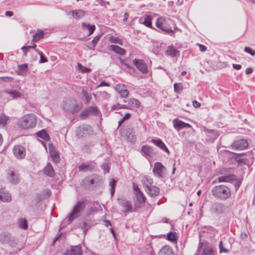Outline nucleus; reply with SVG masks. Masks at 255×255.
Here are the masks:
<instances>
[{
  "label": "nucleus",
  "mask_w": 255,
  "mask_h": 255,
  "mask_svg": "<svg viewBox=\"0 0 255 255\" xmlns=\"http://www.w3.org/2000/svg\"><path fill=\"white\" fill-rule=\"evenodd\" d=\"M170 22L171 20L169 18L160 17L156 20V26L159 29V31L172 36L175 33V30L177 28H176L173 30L170 26Z\"/></svg>",
  "instance_id": "obj_1"
},
{
  "label": "nucleus",
  "mask_w": 255,
  "mask_h": 255,
  "mask_svg": "<svg viewBox=\"0 0 255 255\" xmlns=\"http://www.w3.org/2000/svg\"><path fill=\"white\" fill-rule=\"evenodd\" d=\"M211 192L213 196L221 200H225L231 195L230 189L224 185L214 187Z\"/></svg>",
  "instance_id": "obj_2"
},
{
  "label": "nucleus",
  "mask_w": 255,
  "mask_h": 255,
  "mask_svg": "<svg viewBox=\"0 0 255 255\" xmlns=\"http://www.w3.org/2000/svg\"><path fill=\"white\" fill-rule=\"evenodd\" d=\"M36 124V117L34 114H27L19 119L17 123L18 126L23 129L34 128Z\"/></svg>",
  "instance_id": "obj_3"
},
{
  "label": "nucleus",
  "mask_w": 255,
  "mask_h": 255,
  "mask_svg": "<svg viewBox=\"0 0 255 255\" xmlns=\"http://www.w3.org/2000/svg\"><path fill=\"white\" fill-rule=\"evenodd\" d=\"M86 208V204L84 201H79L73 207L71 212L69 214L68 218L70 224L75 218L79 217L83 212Z\"/></svg>",
  "instance_id": "obj_4"
},
{
  "label": "nucleus",
  "mask_w": 255,
  "mask_h": 255,
  "mask_svg": "<svg viewBox=\"0 0 255 255\" xmlns=\"http://www.w3.org/2000/svg\"><path fill=\"white\" fill-rule=\"evenodd\" d=\"M92 127L88 125H82L76 129V135L79 138H86L92 134Z\"/></svg>",
  "instance_id": "obj_5"
},
{
  "label": "nucleus",
  "mask_w": 255,
  "mask_h": 255,
  "mask_svg": "<svg viewBox=\"0 0 255 255\" xmlns=\"http://www.w3.org/2000/svg\"><path fill=\"white\" fill-rule=\"evenodd\" d=\"M62 108L65 112L72 114L77 113L79 110L78 106L76 105L75 102L71 100H66L64 101Z\"/></svg>",
  "instance_id": "obj_6"
},
{
  "label": "nucleus",
  "mask_w": 255,
  "mask_h": 255,
  "mask_svg": "<svg viewBox=\"0 0 255 255\" xmlns=\"http://www.w3.org/2000/svg\"><path fill=\"white\" fill-rule=\"evenodd\" d=\"M225 210L226 208L223 203L214 202L211 205L210 211L213 214L219 215L224 213Z\"/></svg>",
  "instance_id": "obj_7"
},
{
  "label": "nucleus",
  "mask_w": 255,
  "mask_h": 255,
  "mask_svg": "<svg viewBox=\"0 0 255 255\" xmlns=\"http://www.w3.org/2000/svg\"><path fill=\"white\" fill-rule=\"evenodd\" d=\"M100 114V111L96 107L91 106L84 110L80 114V118L85 119L91 116H98Z\"/></svg>",
  "instance_id": "obj_8"
},
{
  "label": "nucleus",
  "mask_w": 255,
  "mask_h": 255,
  "mask_svg": "<svg viewBox=\"0 0 255 255\" xmlns=\"http://www.w3.org/2000/svg\"><path fill=\"white\" fill-rule=\"evenodd\" d=\"M249 143L245 139H241L235 141L232 144V147L237 150H243L248 147Z\"/></svg>",
  "instance_id": "obj_9"
},
{
  "label": "nucleus",
  "mask_w": 255,
  "mask_h": 255,
  "mask_svg": "<svg viewBox=\"0 0 255 255\" xmlns=\"http://www.w3.org/2000/svg\"><path fill=\"white\" fill-rule=\"evenodd\" d=\"M145 190L147 194L151 197L154 198L159 194L160 189L156 186H149L146 184L145 187Z\"/></svg>",
  "instance_id": "obj_10"
},
{
  "label": "nucleus",
  "mask_w": 255,
  "mask_h": 255,
  "mask_svg": "<svg viewBox=\"0 0 255 255\" xmlns=\"http://www.w3.org/2000/svg\"><path fill=\"white\" fill-rule=\"evenodd\" d=\"M165 170V167L160 163L156 162L154 164L153 172L154 175L158 177H163V171Z\"/></svg>",
  "instance_id": "obj_11"
},
{
  "label": "nucleus",
  "mask_w": 255,
  "mask_h": 255,
  "mask_svg": "<svg viewBox=\"0 0 255 255\" xmlns=\"http://www.w3.org/2000/svg\"><path fill=\"white\" fill-rule=\"evenodd\" d=\"M13 152L14 156L18 159L23 158L25 155L24 147L20 145H16L14 147Z\"/></svg>",
  "instance_id": "obj_12"
},
{
  "label": "nucleus",
  "mask_w": 255,
  "mask_h": 255,
  "mask_svg": "<svg viewBox=\"0 0 255 255\" xmlns=\"http://www.w3.org/2000/svg\"><path fill=\"white\" fill-rule=\"evenodd\" d=\"M133 63L142 73L145 74L147 72V65L142 60L135 59L133 60Z\"/></svg>",
  "instance_id": "obj_13"
},
{
  "label": "nucleus",
  "mask_w": 255,
  "mask_h": 255,
  "mask_svg": "<svg viewBox=\"0 0 255 255\" xmlns=\"http://www.w3.org/2000/svg\"><path fill=\"white\" fill-rule=\"evenodd\" d=\"M7 179L9 182L16 184L19 182V174L14 171H9L7 174Z\"/></svg>",
  "instance_id": "obj_14"
},
{
  "label": "nucleus",
  "mask_w": 255,
  "mask_h": 255,
  "mask_svg": "<svg viewBox=\"0 0 255 255\" xmlns=\"http://www.w3.org/2000/svg\"><path fill=\"white\" fill-rule=\"evenodd\" d=\"M82 250L80 246H76L67 250L64 255H82Z\"/></svg>",
  "instance_id": "obj_15"
},
{
  "label": "nucleus",
  "mask_w": 255,
  "mask_h": 255,
  "mask_svg": "<svg viewBox=\"0 0 255 255\" xmlns=\"http://www.w3.org/2000/svg\"><path fill=\"white\" fill-rule=\"evenodd\" d=\"M125 134L128 141L132 143L135 141L136 136L135 135L134 129L132 128H126L125 129Z\"/></svg>",
  "instance_id": "obj_16"
},
{
  "label": "nucleus",
  "mask_w": 255,
  "mask_h": 255,
  "mask_svg": "<svg viewBox=\"0 0 255 255\" xmlns=\"http://www.w3.org/2000/svg\"><path fill=\"white\" fill-rule=\"evenodd\" d=\"M173 126L174 128L178 130L184 128H189L191 127L190 124L185 123L178 119H175L173 121Z\"/></svg>",
  "instance_id": "obj_17"
},
{
  "label": "nucleus",
  "mask_w": 255,
  "mask_h": 255,
  "mask_svg": "<svg viewBox=\"0 0 255 255\" xmlns=\"http://www.w3.org/2000/svg\"><path fill=\"white\" fill-rule=\"evenodd\" d=\"M151 141L168 155L170 154V151L168 148L160 139H152Z\"/></svg>",
  "instance_id": "obj_18"
},
{
  "label": "nucleus",
  "mask_w": 255,
  "mask_h": 255,
  "mask_svg": "<svg viewBox=\"0 0 255 255\" xmlns=\"http://www.w3.org/2000/svg\"><path fill=\"white\" fill-rule=\"evenodd\" d=\"M119 204L125 209V212H132V207L130 202L123 198L118 199Z\"/></svg>",
  "instance_id": "obj_19"
},
{
  "label": "nucleus",
  "mask_w": 255,
  "mask_h": 255,
  "mask_svg": "<svg viewBox=\"0 0 255 255\" xmlns=\"http://www.w3.org/2000/svg\"><path fill=\"white\" fill-rule=\"evenodd\" d=\"M165 54L167 56L171 57H178L180 55V51L177 50L173 46H168L167 50L165 51Z\"/></svg>",
  "instance_id": "obj_20"
},
{
  "label": "nucleus",
  "mask_w": 255,
  "mask_h": 255,
  "mask_svg": "<svg viewBox=\"0 0 255 255\" xmlns=\"http://www.w3.org/2000/svg\"><path fill=\"white\" fill-rule=\"evenodd\" d=\"M95 167V163L86 164L82 163L78 167L79 171L81 172L93 171Z\"/></svg>",
  "instance_id": "obj_21"
},
{
  "label": "nucleus",
  "mask_w": 255,
  "mask_h": 255,
  "mask_svg": "<svg viewBox=\"0 0 255 255\" xmlns=\"http://www.w3.org/2000/svg\"><path fill=\"white\" fill-rule=\"evenodd\" d=\"M116 90L120 94L122 98L127 97L129 93L128 91L125 89V85L124 84H117L116 86Z\"/></svg>",
  "instance_id": "obj_22"
},
{
  "label": "nucleus",
  "mask_w": 255,
  "mask_h": 255,
  "mask_svg": "<svg viewBox=\"0 0 255 255\" xmlns=\"http://www.w3.org/2000/svg\"><path fill=\"white\" fill-rule=\"evenodd\" d=\"M43 173L47 176L53 177L55 176L54 170L50 162H48L43 169Z\"/></svg>",
  "instance_id": "obj_23"
},
{
  "label": "nucleus",
  "mask_w": 255,
  "mask_h": 255,
  "mask_svg": "<svg viewBox=\"0 0 255 255\" xmlns=\"http://www.w3.org/2000/svg\"><path fill=\"white\" fill-rule=\"evenodd\" d=\"M158 255H174V254L172 248L168 245H166L160 249Z\"/></svg>",
  "instance_id": "obj_24"
},
{
  "label": "nucleus",
  "mask_w": 255,
  "mask_h": 255,
  "mask_svg": "<svg viewBox=\"0 0 255 255\" xmlns=\"http://www.w3.org/2000/svg\"><path fill=\"white\" fill-rule=\"evenodd\" d=\"M109 49L113 51L116 53L123 56L126 54V51L123 48L116 45H111L109 46Z\"/></svg>",
  "instance_id": "obj_25"
},
{
  "label": "nucleus",
  "mask_w": 255,
  "mask_h": 255,
  "mask_svg": "<svg viewBox=\"0 0 255 255\" xmlns=\"http://www.w3.org/2000/svg\"><path fill=\"white\" fill-rule=\"evenodd\" d=\"M236 176L234 174H230L228 175L220 176L218 178V181L219 182H232L234 181L235 180Z\"/></svg>",
  "instance_id": "obj_26"
},
{
  "label": "nucleus",
  "mask_w": 255,
  "mask_h": 255,
  "mask_svg": "<svg viewBox=\"0 0 255 255\" xmlns=\"http://www.w3.org/2000/svg\"><path fill=\"white\" fill-rule=\"evenodd\" d=\"M49 150L52 161L55 163H58L60 161L59 153L54 148H50Z\"/></svg>",
  "instance_id": "obj_27"
},
{
  "label": "nucleus",
  "mask_w": 255,
  "mask_h": 255,
  "mask_svg": "<svg viewBox=\"0 0 255 255\" xmlns=\"http://www.w3.org/2000/svg\"><path fill=\"white\" fill-rule=\"evenodd\" d=\"M83 183L86 188H89L95 184V179L92 177H88L83 180Z\"/></svg>",
  "instance_id": "obj_28"
},
{
  "label": "nucleus",
  "mask_w": 255,
  "mask_h": 255,
  "mask_svg": "<svg viewBox=\"0 0 255 255\" xmlns=\"http://www.w3.org/2000/svg\"><path fill=\"white\" fill-rule=\"evenodd\" d=\"M10 200V194L4 191H0V201L3 202H8Z\"/></svg>",
  "instance_id": "obj_29"
},
{
  "label": "nucleus",
  "mask_w": 255,
  "mask_h": 255,
  "mask_svg": "<svg viewBox=\"0 0 255 255\" xmlns=\"http://www.w3.org/2000/svg\"><path fill=\"white\" fill-rule=\"evenodd\" d=\"M11 239L10 234L3 233L0 235V242L2 244H7L10 242Z\"/></svg>",
  "instance_id": "obj_30"
},
{
  "label": "nucleus",
  "mask_w": 255,
  "mask_h": 255,
  "mask_svg": "<svg viewBox=\"0 0 255 255\" xmlns=\"http://www.w3.org/2000/svg\"><path fill=\"white\" fill-rule=\"evenodd\" d=\"M72 13V16L76 19H80L84 17L85 14V12L82 10H74L71 11Z\"/></svg>",
  "instance_id": "obj_31"
},
{
  "label": "nucleus",
  "mask_w": 255,
  "mask_h": 255,
  "mask_svg": "<svg viewBox=\"0 0 255 255\" xmlns=\"http://www.w3.org/2000/svg\"><path fill=\"white\" fill-rule=\"evenodd\" d=\"M36 135L38 137L42 138L45 141H48L50 140V137L48 134L47 133L45 129H42L36 133Z\"/></svg>",
  "instance_id": "obj_32"
},
{
  "label": "nucleus",
  "mask_w": 255,
  "mask_h": 255,
  "mask_svg": "<svg viewBox=\"0 0 255 255\" xmlns=\"http://www.w3.org/2000/svg\"><path fill=\"white\" fill-rule=\"evenodd\" d=\"M82 26L84 30L88 29L89 30V33L88 36L91 35L93 33L96 28L95 25H90L89 24H86L85 23H83L82 24Z\"/></svg>",
  "instance_id": "obj_33"
},
{
  "label": "nucleus",
  "mask_w": 255,
  "mask_h": 255,
  "mask_svg": "<svg viewBox=\"0 0 255 255\" xmlns=\"http://www.w3.org/2000/svg\"><path fill=\"white\" fill-rule=\"evenodd\" d=\"M136 197L139 204H143L145 202L146 197L140 191L136 193Z\"/></svg>",
  "instance_id": "obj_34"
},
{
  "label": "nucleus",
  "mask_w": 255,
  "mask_h": 255,
  "mask_svg": "<svg viewBox=\"0 0 255 255\" xmlns=\"http://www.w3.org/2000/svg\"><path fill=\"white\" fill-rule=\"evenodd\" d=\"M9 118L4 114L0 115V127H4L7 124Z\"/></svg>",
  "instance_id": "obj_35"
},
{
  "label": "nucleus",
  "mask_w": 255,
  "mask_h": 255,
  "mask_svg": "<svg viewBox=\"0 0 255 255\" xmlns=\"http://www.w3.org/2000/svg\"><path fill=\"white\" fill-rule=\"evenodd\" d=\"M44 36V32L42 30H38L37 32L34 34L33 36L32 41L37 42L42 39Z\"/></svg>",
  "instance_id": "obj_36"
},
{
  "label": "nucleus",
  "mask_w": 255,
  "mask_h": 255,
  "mask_svg": "<svg viewBox=\"0 0 255 255\" xmlns=\"http://www.w3.org/2000/svg\"><path fill=\"white\" fill-rule=\"evenodd\" d=\"M152 16L149 15L145 16L144 19V21L142 22V23L148 27H152Z\"/></svg>",
  "instance_id": "obj_37"
},
{
  "label": "nucleus",
  "mask_w": 255,
  "mask_h": 255,
  "mask_svg": "<svg viewBox=\"0 0 255 255\" xmlns=\"http://www.w3.org/2000/svg\"><path fill=\"white\" fill-rule=\"evenodd\" d=\"M141 151L146 155L150 156L152 153L153 149L150 146L144 145L142 146Z\"/></svg>",
  "instance_id": "obj_38"
},
{
  "label": "nucleus",
  "mask_w": 255,
  "mask_h": 255,
  "mask_svg": "<svg viewBox=\"0 0 255 255\" xmlns=\"http://www.w3.org/2000/svg\"><path fill=\"white\" fill-rule=\"evenodd\" d=\"M128 106L138 108L140 106V102L136 99L131 98L128 101Z\"/></svg>",
  "instance_id": "obj_39"
},
{
  "label": "nucleus",
  "mask_w": 255,
  "mask_h": 255,
  "mask_svg": "<svg viewBox=\"0 0 255 255\" xmlns=\"http://www.w3.org/2000/svg\"><path fill=\"white\" fill-rule=\"evenodd\" d=\"M167 239L171 242H176L177 240L176 233L175 232H170L167 234Z\"/></svg>",
  "instance_id": "obj_40"
},
{
  "label": "nucleus",
  "mask_w": 255,
  "mask_h": 255,
  "mask_svg": "<svg viewBox=\"0 0 255 255\" xmlns=\"http://www.w3.org/2000/svg\"><path fill=\"white\" fill-rule=\"evenodd\" d=\"M100 36H96L94 39L91 41L90 43V45H89V48L90 49H94L95 47L96 46L97 43L99 41L100 39Z\"/></svg>",
  "instance_id": "obj_41"
},
{
  "label": "nucleus",
  "mask_w": 255,
  "mask_h": 255,
  "mask_svg": "<svg viewBox=\"0 0 255 255\" xmlns=\"http://www.w3.org/2000/svg\"><path fill=\"white\" fill-rule=\"evenodd\" d=\"M109 40L112 43H117L120 45H123V41L118 37L111 36L109 38Z\"/></svg>",
  "instance_id": "obj_42"
},
{
  "label": "nucleus",
  "mask_w": 255,
  "mask_h": 255,
  "mask_svg": "<svg viewBox=\"0 0 255 255\" xmlns=\"http://www.w3.org/2000/svg\"><path fill=\"white\" fill-rule=\"evenodd\" d=\"M18 224L19 227L23 230H25L27 228V221L25 219H20L18 222Z\"/></svg>",
  "instance_id": "obj_43"
},
{
  "label": "nucleus",
  "mask_w": 255,
  "mask_h": 255,
  "mask_svg": "<svg viewBox=\"0 0 255 255\" xmlns=\"http://www.w3.org/2000/svg\"><path fill=\"white\" fill-rule=\"evenodd\" d=\"M6 92L10 95L11 97L13 98H17L18 97H20L21 96V94L18 92L15 91V90H11V91H8L7 90Z\"/></svg>",
  "instance_id": "obj_44"
},
{
  "label": "nucleus",
  "mask_w": 255,
  "mask_h": 255,
  "mask_svg": "<svg viewBox=\"0 0 255 255\" xmlns=\"http://www.w3.org/2000/svg\"><path fill=\"white\" fill-rule=\"evenodd\" d=\"M183 89V87L181 83H175L174 84V90L176 93H180Z\"/></svg>",
  "instance_id": "obj_45"
},
{
  "label": "nucleus",
  "mask_w": 255,
  "mask_h": 255,
  "mask_svg": "<svg viewBox=\"0 0 255 255\" xmlns=\"http://www.w3.org/2000/svg\"><path fill=\"white\" fill-rule=\"evenodd\" d=\"M142 183L144 185V187L146 184H148V185L151 186L153 183L152 179L149 177H145L142 180Z\"/></svg>",
  "instance_id": "obj_46"
},
{
  "label": "nucleus",
  "mask_w": 255,
  "mask_h": 255,
  "mask_svg": "<svg viewBox=\"0 0 255 255\" xmlns=\"http://www.w3.org/2000/svg\"><path fill=\"white\" fill-rule=\"evenodd\" d=\"M202 255H215L214 250L209 248H206L203 250Z\"/></svg>",
  "instance_id": "obj_47"
},
{
  "label": "nucleus",
  "mask_w": 255,
  "mask_h": 255,
  "mask_svg": "<svg viewBox=\"0 0 255 255\" xmlns=\"http://www.w3.org/2000/svg\"><path fill=\"white\" fill-rule=\"evenodd\" d=\"M235 159L238 163L246 164V162L247 161L246 158H241L240 154H235Z\"/></svg>",
  "instance_id": "obj_48"
},
{
  "label": "nucleus",
  "mask_w": 255,
  "mask_h": 255,
  "mask_svg": "<svg viewBox=\"0 0 255 255\" xmlns=\"http://www.w3.org/2000/svg\"><path fill=\"white\" fill-rule=\"evenodd\" d=\"M117 181L114 179H112L111 181L110 182V186H111V194L112 196H113L115 193V188L116 185Z\"/></svg>",
  "instance_id": "obj_49"
},
{
  "label": "nucleus",
  "mask_w": 255,
  "mask_h": 255,
  "mask_svg": "<svg viewBox=\"0 0 255 255\" xmlns=\"http://www.w3.org/2000/svg\"><path fill=\"white\" fill-rule=\"evenodd\" d=\"M82 94L86 99V103H89V102L90 101L91 99V96H90L88 92H87V91H86L84 89L82 90Z\"/></svg>",
  "instance_id": "obj_50"
},
{
  "label": "nucleus",
  "mask_w": 255,
  "mask_h": 255,
  "mask_svg": "<svg viewBox=\"0 0 255 255\" xmlns=\"http://www.w3.org/2000/svg\"><path fill=\"white\" fill-rule=\"evenodd\" d=\"M244 51L251 56H254L255 55V50L250 47H246L244 49Z\"/></svg>",
  "instance_id": "obj_51"
},
{
  "label": "nucleus",
  "mask_w": 255,
  "mask_h": 255,
  "mask_svg": "<svg viewBox=\"0 0 255 255\" xmlns=\"http://www.w3.org/2000/svg\"><path fill=\"white\" fill-rule=\"evenodd\" d=\"M219 249L220 253H229L230 251L228 249L225 248L223 246V242L221 241L219 243Z\"/></svg>",
  "instance_id": "obj_52"
},
{
  "label": "nucleus",
  "mask_w": 255,
  "mask_h": 255,
  "mask_svg": "<svg viewBox=\"0 0 255 255\" xmlns=\"http://www.w3.org/2000/svg\"><path fill=\"white\" fill-rule=\"evenodd\" d=\"M79 69L83 72V73H88L91 71V69L90 68H88L86 67H84L82 66L80 64H78Z\"/></svg>",
  "instance_id": "obj_53"
},
{
  "label": "nucleus",
  "mask_w": 255,
  "mask_h": 255,
  "mask_svg": "<svg viewBox=\"0 0 255 255\" xmlns=\"http://www.w3.org/2000/svg\"><path fill=\"white\" fill-rule=\"evenodd\" d=\"M101 168L105 171V172L109 173L110 171V167L107 163H104L101 165Z\"/></svg>",
  "instance_id": "obj_54"
},
{
  "label": "nucleus",
  "mask_w": 255,
  "mask_h": 255,
  "mask_svg": "<svg viewBox=\"0 0 255 255\" xmlns=\"http://www.w3.org/2000/svg\"><path fill=\"white\" fill-rule=\"evenodd\" d=\"M27 66H28L27 64H23L18 65V69L19 70L23 72L27 70Z\"/></svg>",
  "instance_id": "obj_55"
},
{
  "label": "nucleus",
  "mask_w": 255,
  "mask_h": 255,
  "mask_svg": "<svg viewBox=\"0 0 255 255\" xmlns=\"http://www.w3.org/2000/svg\"><path fill=\"white\" fill-rule=\"evenodd\" d=\"M40 60L39 61V63L41 64V63L47 62L48 61L47 59L44 56L43 54H42V55H41V56H40Z\"/></svg>",
  "instance_id": "obj_56"
},
{
  "label": "nucleus",
  "mask_w": 255,
  "mask_h": 255,
  "mask_svg": "<svg viewBox=\"0 0 255 255\" xmlns=\"http://www.w3.org/2000/svg\"><path fill=\"white\" fill-rule=\"evenodd\" d=\"M203 128H204V131L205 132H206V133H213V134L215 133V130L208 129V128H207L205 127H204Z\"/></svg>",
  "instance_id": "obj_57"
},
{
  "label": "nucleus",
  "mask_w": 255,
  "mask_h": 255,
  "mask_svg": "<svg viewBox=\"0 0 255 255\" xmlns=\"http://www.w3.org/2000/svg\"><path fill=\"white\" fill-rule=\"evenodd\" d=\"M234 181H235L234 185L235 186L236 189V190H238L240 186L241 181L240 180H237L236 179Z\"/></svg>",
  "instance_id": "obj_58"
},
{
  "label": "nucleus",
  "mask_w": 255,
  "mask_h": 255,
  "mask_svg": "<svg viewBox=\"0 0 255 255\" xmlns=\"http://www.w3.org/2000/svg\"><path fill=\"white\" fill-rule=\"evenodd\" d=\"M198 45L201 51L204 52L206 50L207 47L205 45L201 44H198Z\"/></svg>",
  "instance_id": "obj_59"
},
{
  "label": "nucleus",
  "mask_w": 255,
  "mask_h": 255,
  "mask_svg": "<svg viewBox=\"0 0 255 255\" xmlns=\"http://www.w3.org/2000/svg\"><path fill=\"white\" fill-rule=\"evenodd\" d=\"M102 86H110V84L108 83H107L105 81H102L98 86L97 87H100Z\"/></svg>",
  "instance_id": "obj_60"
},
{
  "label": "nucleus",
  "mask_w": 255,
  "mask_h": 255,
  "mask_svg": "<svg viewBox=\"0 0 255 255\" xmlns=\"http://www.w3.org/2000/svg\"><path fill=\"white\" fill-rule=\"evenodd\" d=\"M193 105L195 108H199L200 107L201 104L199 102L194 100L193 101Z\"/></svg>",
  "instance_id": "obj_61"
},
{
  "label": "nucleus",
  "mask_w": 255,
  "mask_h": 255,
  "mask_svg": "<svg viewBox=\"0 0 255 255\" xmlns=\"http://www.w3.org/2000/svg\"><path fill=\"white\" fill-rule=\"evenodd\" d=\"M120 107V104H117L116 105H113L112 107V109L113 110H118L121 109V108H119Z\"/></svg>",
  "instance_id": "obj_62"
},
{
  "label": "nucleus",
  "mask_w": 255,
  "mask_h": 255,
  "mask_svg": "<svg viewBox=\"0 0 255 255\" xmlns=\"http://www.w3.org/2000/svg\"><path fill=\"white\" fill-rule=\"evenodd\" d=\"M133 188L135 192V193L138 192V191H140L137 185H136L135 183H133Z\"/></svg>",
  "instance_id": "obj_63"
},
{
  "label": "nucleus",
  "mask_w": 255,
  "mask_h": 255,
  "mask_svg": "<svg viewBox=\"0 0 255 255\" xmlns=\"http://www.w3.org/2000/svg\"><path fill=\"white\" fill-rule=\"evenodd\" d=\"M233 67L234 69H235L236 70H240V69H241L242 66L239 64H233Z\"/></svg>",
  "instance_id": "obj_64"
}]
</instances>
